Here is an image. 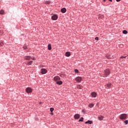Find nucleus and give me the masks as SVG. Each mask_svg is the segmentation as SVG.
I'll return each instance as SVG.
<instances>
[{
    "label": "nucleus",
    "instance_id": "obj_1",
    "mask_svg": "<svg viewBox=\"0 0 128 128\" xmlns=\"http://www.w3.org/2000/svg\"><path fill=\"white\" fill-rule=\"evenodd\" d=\"M120 118L121 120H126V114H123L120 116Z\"/></svg>",
    "mask_w": 128,
    "mask_h": 128
},
{
    "label": "nucleus",
    "instance_id": "obj_2",
    "mask_svg": "<svg viewBox=\"0 0 128 128\" xmlns=\"http://www.w3.org/2000/svg\"><path fill=\"white\" fill-rule=\"evenodd\" d=\"M40 72L42 74H46L48 72V70L46 68H42Z\"/></svg>",
    "mask_w": 128,
    "mask_h": 128
},
{
    "label": "nucleus",
    "instance_id": "obj_3",
    "mask_svg": "<svg viewBox=\"0 0 128 128\" xmlns=\"http://www.w3.org/2000/svg\"><path fill=\"white\" fill-rule=\"evenodd\" d=\"M110 74V70H106L104 71V77L108 76Z\"/></svg>",
    "mask_w": 128,
    "mask_h": 128
},
{
    "label": "nucleus",
    "instance_id": "obj_4",
    "mask_svg": "<svg viewBox=\"0 0 128 128\" xmlns=\"http://www.w3.org/2000/svg\"><path fill=\"white\" fill-rule=\"evenodd\" d=\"M54 82H58V80H60V76H56L55 77H54Z\"/></svg>",
    "mask_w": 128,
    "mask_h": 128
},
{
    "label": "nucleus",
    "instance_id": "obj_5",
    "mask_svg": "<svg viewBox=\"0 0 128 128\" xmlns=\"http://www.w3.org/2000/svg\"><path fill=\"white\" fill-rule=\"evenodd\" d=\"M26 92H28V94H30V92H32V90L30 88H27L26 89Z\"/></svg>",
    "mask_w": 128,
    "mask_h": 128
},
{
    "label": "nucleus",
    "instance_id": "obj_6",
    "mask_svg": "<svg viewBox=\"0 0 128 128\" xmlns=\"http://www.w3.org/2000/svg\"><path fill=\"white\" fill-rule=\"evenodd\" d=\"M75 80L77 82H82V77L78 76Z\"/></svg>",
    "mask_w": 128,
    "mask_h": 128
},
{
    "label": "nucleus",
    "instance_id": "obj_7",
    "mask_svg": "<svg viewBox=\"0 0 128 128\" xmlns=\"http://www.w3.org/2000/svg\"><path fill=\"white\" fill-rule=\"evenodd\" d=\"M52 19L53 20H58V16H56V15H53L52 16Z\"/></svg>",
    "mask_w": 128,
    "mask_h": 128
},
{
    "label": "nucleus",
    "instance_id": "obj_8",
    "mask_svg": "<svg viewBox=\"0 0 128 128\" xmlns=\"http://www.w3.org/2000/svg\"><path fill=\"white\" fill-rule=\"evenodd\" d=\"M80 116L79 114H74V118L76 120H78L80 118Z\"/></svg>",
    "mask_w": 128,
    "mask_h": 128
},
{
    "label": "nucleus",
    "instance_id": "obj_9",
    "mask_svg": "<svg viewBox=\"0 0 128 128\" xmlns=\"http://www.w3.org/2000/svg\"><path fill=\"white\" fill-rule=\"evenodd\" d=\"M92 98H96V92H92L91 93Z\"/></svg>",
    "mask_w": 128,
    "mask_h": 128
},
{
    "label": "nucleus",
    "instance_id": "obj_10",
    "mask_svg": "<svg viewBox=\"0 0 128 128\" xmlns=\"http://www.w3.org/2000/svg\"><path fill=\"white\" fill-rule=\"evenodd\" d=\"M93 124V122L88 120V121H86V122H85V124Z\"/></svg>",
    "mask_w": 128,
    "mask_h": 128
},
{
    "label": "nucleus",
    "instance_id": "obj_11",
    "mask_svg": "<svg viewBox=\"0 0 128 128\" xmlns=\"http://www.w3.org/2000/svg\"><path fill=\"white\" fill-rule=\"evenodd\" d=\"M61 12L62 14H64V12H66V8H62L61 9Z\"/></svg>",
    "mask_w": 128,
    "mask_h": 128
},
{
    "label": "nucleus",
    "instance_id": "obj_12",
    "mask_svg": "<svg viewBox=\"0 0 128 128\" xmlns=\"http://www.w3.org/2000/svg\"><path fill=\"white\" fill-rule=\"evenodd\" d=\"M56 84H59V86H60V84H62V82L59 80L56 82Z\"/></svg>",
    "mask_w": 128,
    "mask_h": 128
},
{
    "label": "nucleus",
    "instance_id": "obj_13",
    "mask_svg": "<svg viewBox=\"0 0 128 128\" xmlns=\"http://www.w3.org/2000/svg\"><path fill=\"white\" fill-rule=\"evenodd\" d=\"M66 56H70V52H66L65 54Z\"/></svg>",
    "mask_w": 128,
    "mask_h": 128
},
{
    "label": "nucleus",
    "instance_id": "obj_14",
    "mask_svg": "<svg viewBox=\"0 0 128 128\" xmlns=\"http://www.w3.org/2000/svg\"><path fill=\"white\" fill-rule=\"evenodd\" d=\"M103 119V116H98V120H102Z\"/></svg>",
    "mask_w": 128,
    "mask_h": 128
},
{
    "label": "nucleus",
    "instance_id": "obj_15",
    "mask_svg": "<svg viewBox=\"0 0 128 128\" xmlns=\"http://www.w3.org/2000/svg\"><path fill=\"white\" fill-rule=\"evenodd\" d=\"M48 50H52V45L50 44H48Z\"/></svg>",
    "mask_w": 128,
    "mask_h": 128
},
{
    "label": "nucleus",
    "instance_id": "obj_16",
    "mask_svg": "<svg viewBox=\"0 0 128 128\" xmlns=\"http://www.w3.org/2000/svg\"><path fill=\"white\" fill-rule=\"evenodd\" d=\"M77 88H78L79 90H82V86L78 85L77 86Z\"/></svg>",
    "mask_w": 128,
    "mask_h": 128
},
{
    "label": "nucleus",
    "instance_id": "obj_17",
    "mask_svg": "<svg viewBox=\"0 0 128 128\" xmlns=\"http://www.w3.org/2000/svg\"><path fill=\"white\" fill-rule=\"evenodd\" d=\"M24 58L26 60H30V56H26Z\"/></svg>",
    "mask_w": 128,
    "mask_h": 128
},
{
    "label": "nucleus",
    "instance_id": "obj_18",
    "mask_svg": "<svg viewBox=\"0 0 128 128\" xmlns=\"http://www.w3.org/2000/svg\"><path fill=\"white\" fill-rule=\"evenodd\" d=\"M94 104H90L88 105V106L89 108H92L94 107Z\"/></svg>",
    "mask_w": 128,
    "mask_h": 128
},
{
    "label": "nucleus",
    "instance_id": "obj_19",
    "mask_svg": "<svg viewBox=\"0 0 128 128\" xmlns=\"http://www.w3.org/2000/svg\"><path fill=\"white\" fill-rule=\"evenodd\" d=\"M122 33L124 34H128V31L126 30H124Z\"/></svg>",
    "mask_w": 128,
    "mask_h": 128
},
{
    "label": "nucleus",
    "instance_id": "obj_20",
    "mask_svg": "<svg viewBox=\"0 0 128 128\" xmlns=\"http://www.w3.org/2000/svg\"><path fill=\"white\" fill-rule=\"evenodd\" d=\"M4 10H1L0 11V14H4Z\"/></svg>",
    "mask_w": 128,
    "mask_h": 128
},
{
    "label": "nucleus",
    "instance_id": "obj_21",
    "mask_svg": "<svg viewBox=\"0 0 128 128\" xmlns=\"http://www.w3.org/2000/svg\"><path fill=\"white\" fill-rule=\"evenodd\" d=\"M84 120V118L82 117L81 118H80V120H79V122H83V120Z\"/></svg>",
    "mask_w": 128,
    "mask_h": 128
},
{
    "label": "nucleus",
    "instance_id": "obj_22",
    "mask_svg": "<svg viewBox=\"0 0 128 128\" xmlns=\"http://www.w3.org/2000/svg\"><path fill=\"white\" fill-rule=\"evenodd\" d=\"M106 86H107V88H110V86H112V84H107Z\"/></svg>",
    "mask_w": 128,
    "mask_h": 128
},
{
    "label": "nucleus",
    "instance_id": "obj_23",
    "mask_svg": "<svg viewBox=\"0 0 128 128\" xmlns=\"http://www.w3.org/2000/svg\"><path fill=\"white\" fill-rule=\"evenodd\" d=\"M54 109L53 108H50V112H54Z\"/></svg>",
    "mask_w": 128,
    "mask_h": 128
},
{
    "label": "nucleus",
    "instance_id": "obj_24",
    "mask_svg": "<svg viewBox=\"0 0 128 128\" xmlns=\"http://www.w3.org/2000/svg\"><path fill=\"white\" fill-rule=\"evenodd\" d=\"M32 64V61H30V62H28V66H30Z\"/></svg>",
    "mask_w": 128,
    "mask_h": 128
},
{
    "label": "nucleus",
    "instance_id": "obj_25",
    "mask_svg": "<svg viewBox=\"0 0 128 128\" xmlns=\"http://www.w3.org/2000/svg\"><path fill=\"white\" fill-rule=\"evenodd\" d=\"M74 72L76 73V74H78V69H76L74 70Z\"/></svg>",
    "mask_w": 128,
    "mask_h": 128
},
{
    "label": "nucleus",
    "instance_id": "obj_26",
    "mask_svg": "<svg viewBox=\"0 0 128 128\" xmlns=\"http://www.w3.org/2000/svg\"><path fill=\"white\" fill-rule=\"evenodd\" d=\"M124 123L125 124H128V120H126L124 121Z\"/></svg>",
    "mask_w": 128,
    "mask_h": 128
},
{
    "label": "nucleus",
    "instance_id": "obj_27",
    "mask_svg": "<svg viewBox=\"0 0 128 128\" xmlns=\"http://www.w3.org/2000/svg\"><path fill=\"white\" fill-rule=\"evenodd\" d=\"M4 46V42H0V46Z\"/></svg>",
    "mask_w": 128,
    "mask_h": 128
},
{
    "label": "nucleus",
    "instance_id": "obj_28",
    "mask_svg": "<svg viewBox=\"0 0 128 128\" xmlns=\"http://www.w3.org/2000/svg\"><path fill=\"white\" fill-rule=\"evenodd\" d=\"M126 58V56H122L120 57V58Z\"/></svg>",
    "mask_w": 128,
    "mask_h": 128
},
{
    "label": "nucleus",
    "instance_id": "obj_29",
    "mask_svg": "<svg viewBox=\"0 0 128 128\" xmlns=\"http://www.w3.org/2000/svg\"><path fill=\"white\" fill-rule=\"evenodd\" d=\"M23 48H24V50H26V48H28V47H26V46H24L23 47Z\"/></svg>",
    "mask_w": 128,
    "mask_h": 128
},
{
    "label": "nucleus",
    "instance_id": "obj_30",
    "mask_svg": "<svg viewBox=\"0 0 128 128\" xmlns=\"http://www.w3.org/2000/svg\"><path fill=\"white\" fill-rule=\"evenodd\" d=\"M95 40H98V37H96V38H95Z\"/></svg>",
    "mask_w": 128,
    "mask_h": 128
},
{
    "label": "nucleus",
    "instance_id": "obj_31",
    "mask_svg": "<svg viewBox=\"0 0 128 128\" xmlns=\"http://www.w3.org/2000/svg\"><path fill=\"white\" fill-rule=\"evenodd\" d=\"M46 4H50V2H48V1H46Z\"/></svg>",
    "mask_w": 128,
    "mask_h": 128
},
{
    "label": "nucleus",
    "instance_id": "obj_32",
    "mask_svg": "<svg viewBox=\"0 0 128 128\" xmlns=\"http://www.w3.org/2000/svg\"><path fill=\"white\" fill-rule=\"evenodd\" d=\"M106 57L107 58H110V56H108V55L106 56Z\"/></svg>",
    "mask_w": 128,
    "mask_h": 128
},
{
    "label": "nucleus",
    "instance_id": "obj_33",
    "mask_svg": "<svg viewBox=\"0 0 128 128\" xmlns=\"http://www.w3.org/2000/svg\"><path fill=\"white\" fill-rule=\"evenodd\" d=\"M51 114V115H54V113H52H52H50Z\"/></svg>",
    "mask_w": 128,
    "mask_h": 128
},
{
    "label": "nucleus",
    "instance_id": "obj_34",
    "mask_svg": "<svg viewBox=\"0 0 128 128\" xmlns=\"http://www.w3.org/2000/svg\"><path fill=\"white\" fill-rule=\"evenodd\" d=\"M117 2H120V0H116Z\"/></svg>",
    "mask_w": 128,
    "mask_h": 128
},
{
    "label": "nucleus",
    "instance_id": "obj_35",
    "mask_svg": "<svg viewBox=\"0 0 128 128\" xmlns=\"http://www.w3.org/2000/svg\"><path fill=\"white\" fill-rule=\"evenodd\" d=\"M110 2H112V0H108Z\"/></svg>",
    "mask_w": 128,
    "mask_h": 128
},
{
    "label": "nucleus",
    "instance_id": "obj_36",
    "mask_svg": "<svg viewBox=\"0 0 128 128\" xmlns=\"http://www.w3.org/2000/svg\"><path fill=\"white\" fill-rule=\"evenodd\" d=\"M42 104V102H40V104Z\"/></svg>",
    "mask_w": 128,
    "mask_h": 128
},
{
    "label": "nucleus",
    "instance_id": "obj_37",
    "mask_svg": "<svg viewBox=\"0 0 128 128\" xmlns=\"http://www.w3.org/2000/svg\"><path fill=\"white\" fill-rule=\"evenodd\" d=\"M33 60H34V58H33Z\"/></svg>",
    "mask_w": 128,
    "mask_h": 128
},
{
    "label": "nucleus",
    "instance_id": "obj_38",
    "mask_svg": "<svg viewBox=\"0 0 128 128\" xmlns=\"http://www.w3.org/2000/svg\"><path fill=\"white\" fill-rule=\"evenodd\" d=\"M104 0V2H106V0Z\"/></svg>",
    "mask_w": 128,
    "mask_h": 128
}]
</instances>
